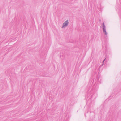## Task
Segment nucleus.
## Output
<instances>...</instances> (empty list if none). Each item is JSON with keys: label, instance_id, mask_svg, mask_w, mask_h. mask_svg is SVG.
Listing matches in <instances>:
<instances>
[{"label": "nucleus", "instance_id": "obj_1", "mask_svg": "<svg viewBox=\"0 0 121 121\" xmlns=\"http://www.w3.org/2000/svg\"><path fill=\"white\" fill-rule=\"evenodd\" d=\"M95 92L96 91L95 90L94 88L92 89L90 91L89 90L86 93L85 99H86V97L88 98L90 96H91V98H92V96L93 95L94 93H95Z\"/></svg>", "mask_w": 121, "mask_h": 121}, {"label": "nucleus", "instance_id": "obj_2", "mask_svg": "<svg viewBox=\"0 0 121 121\" xmlns=\"http://www.w3.org/2000/svg\"><path fill=\"white\" fill-rule=\"evenodd\" d=\"M102 29L105 35H107V33L106 30V27L104 22L102 23Z\"/></svg>", "mask_w": 121, "mask_h": 121}, {"label": "nucleus", "instance_id": "obj_3", "mask_svg": "<svg viewBox=\"0 0 121 121\" xmlns=\"http://www.w3.org/2000/svg\"><path fill=\"white\" fill-rule=\"evenodd\" d=\"M68 23L69 22L68 20H67L65 21L63 24V25L62 27V28H63L67 27L68 26Z\"/></svg>", "mask_w": 121, "mask_h": 121}, {"label": "nucleus", "instance_id": "obj_4", "mask_svg": "<svg viewBox=\"0 0 121 121\" xmlns=\"http://www.w3.org/2000/svg\"><path fill=\"white\" fill-rule=\"evenodd\" d=\"M97 80L99 81V78L98 77H97Z\"/></svg>", "mask_w": 121, "mask_h": 121}, {"label": "nucleus", "instance_id": "obj_5", "mask_svg": "<svg viewBox=\"0 0 121 121\" xmlns=\"http://www.w3.org/2000/svg\"><path fill=\"white\" fill-rule=\"evenodd\" d=\"M106 59V58H105L103 60V62H104V61L105 60V59Z\"/></svg>", "mask_w": 121, "mask_h": 121}]
</instances>
